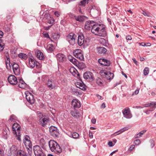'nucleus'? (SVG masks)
<instances>
[{
	"label": "nucleus",
	"mask_w": 156,
	"mask_h": 156,
	"mask_svg": "<svg viewBox=\"0 0 156 156\" xmlns=\"http://www.w3.org/2000/svg\"><path fill=\"white\" fill-rule=\"evenodd\" d=\"M83 77L85 79L88 80L90 81H92L94 79L93 74L90 72H87L84 73Z\"/></svg>",
	"instance_id": "nucleus-12"
},
{
	"label": "nucleus",
	"mask_w": 156,
	"mask_h": 156,
	"mask_svg": "<svg viewBox=\"0 0 156 156\" xmlns=\"http://www.w3.org/2000/svg\"><path fill=\"white\" fill-rule=\"evenodd\" d=\"M25 94H26V99L27 101L31 104H34L35 100L33 94L28 91H26Z\"/></svg>",
	"instance_id": "nucleus-6"
},
{
	"label": "nucleus",
	"mask_w": 156,
	"mask_h": 156,
	"mask_svg": "<svg viewBox=\"0 0 156 156\" xmlns=\"http://www.w3.org/2000/svg\"><path fill=\"white\" fill-rule=\"evenodd\" d=\"M7 79L9 83L12 85H16L18 83L17 78L13 75H9Z\"/></svg>",
	"instance_id": "nucleus-9"
},
{
	"label": "nucleus",
	"mask_w": 156,
	"mask_h": 156,
	"mask_svg": "<svg viewBox=\"0 0 156 156\" xmlns=\"http://www.w3.org/2000/svg\"><path fill=\"white\" fill-rule=\"evenodd\" d=\"M45 18H46L47 22L49 24H52L55 21L54 19L50 15H47L45 16Z\"/></svg>",
	"instance_id": "nucleus-28"
},
{
	"label": "nucleus",
	"mask_w": 156,
	"mask_h": 156,
	"mask_svg": "<svg viewBox=\"0 0 156 156\" xmlns=\"http://www.w3.org/2000/svg\"><path fill=\"white\" fill-rule=\"evenodd\" d=\"M138 44H139L140 45H141L143 46H146V44L143 42L139 43H138Z\"/></svg>",
	"instance_id": "nucleus-56"
},
{
	"label": "nucleus",
	"mask_w": 156,
	"mask_h": 156,
	"mask_svg": "<svg viewBox=\"0 0 156 156\" xmlns=\"http://www.w3.org/2000/svg\"><path fill=\"white\" fill-rule=\"evenodd\" d=\"M130 128L129 126H126V127H125L122 129H121L120 130H119V131H117L116 133H118L119 132H120L119 133L117 134H116V135H118L120 134V133H122L123 132L127 130H128L129 128Z\"/></svg>",
	"instance_id": "nucleus-35"
},
{
	"label": "nucleus",
	"mask_w": 156,
	"mask_h": 156,
	"mask_svg": "<svg viewBox=\"0 0 156 156\" xmlns=\"http://www.w3.org/2000/svg\"><path fill=\"white\" fill-rule=\"evenodd\" d=\"M108 145L110 147H112L114 145H113V143L112 141H109L108 143Z\"/></svg>",
	"instance_id": "nucleus-53"
},
{
	"label": "nucleus",
	"mask_w": 156,
	"mask_h": 156,
	"mask_svg": "<svg viewBox=\"0 0 156 156\" xmlns=\"http://www.w3.org/2000/svg\"><path fill=\"white\" fill-rule=\"evenodd\" d=\"M9 63H10L9 58H7V60L6 61V65H7L8 63L9 64V65L10 64Z\"/></svg>",
	"instance_id": "nucleus-57"
},
{
	"label": "nucleus",
	"mask_w": 156,
	"mask_h": 156,
	"mask_svg": "<svg viewBox=\"0 0 156 156\" xmlns=\"http://www.w3.org/2000/svg\"><path fill=\"white\" fill-rule=\"evenodd\" d=\"M36 57L40 60H42L44 58V56L43 53L40 51L37 50L35 51Z\"/></svg>",
	"instance_id": "nucleus-23"
},
{
	"label": "nucleus",
	"mask_w": 156,
	"mask_h": 156,
	"mask_svg": "<svg viewBox=\"0 0 156 156\" xmlns=\"http://www.w3.org/2000/svg\"><path fill=\"white\" fill-rule=\"evenodd\" d=\"M124 117L126 119H130L132 117L129 108H125L122 111Z\"/></svg>",
	"instance_id": "nucleus-13"
},
{
	"label": "nucleus",
	"mask_w": 156,
	"mask_h": 156,
	"mask_svg": "<svg viewBox=\"0 0 156 156\" xmlns=\"http://www.w3.org/2000/svg\"><path fill=\"white\" fill-rule=\"evenodd\" d=\"M144 107H151L150 110L152 111L156 108V103L154 102H151L150 103H148L144 105Z\"/></svg>",
	"instance_id": "nucleus-21"
},
{
	"label": "nucleus",
	"mask_w": 156,
	"mask_h": 156,
	"mask_svg": "<svg viewBox=\"0 0 156 156\" xmlns=\"http://www.w3.org/2000/svg\"><path fill=\"white\" fill-rule=\"evenodd\" d=\"M146 131V130H143L137 134V138L141 137Z\"/></svg>",
	"instance_id": "nucleus-39"
},
{
	"label": "nucleus",
	"mask_w": 156,
	"mask_h": 156,
	"mask_svg": "<svg viewBox=\"0 0 156 156\" xmlns=\"http://www.w3.org/2000/svg\"><path fill=\"white\" fill-rule=\"evenodd\" d=\"M107 20H108V22L111 25H112V22H111V20L110 19L108 18V19H107Z\"/></svg>",
	"instance_id": "nucleus-63"
},
{
	"label": "nucleus",
	"mask_w": 156,
	"mask_h": 156,
	"mask_svg": "<svg viewBox=\"0 0 156 156\" xmlns=\"http://www.w3.org/2000/svg\"><path fill=\"white\" fill-rule=\"evenodd\" d=\"M151 112L150 110V109L149 110H147L145 112V113L147 114H149L150 113V112Z\"/></svg>",
	"instance_id": "nucleus-61"
},
{
	"label": "nucleus",
	"mask_w": 156,
	"mask_h": 156,
	"mask_svg": "<svg viewBox=\"0 0 156 156\" xmlns=\"http://www.w3.org/2000/svg\"><path fill=\"white\" fill-rule=\"evenodd\" d=\"M16 156H27L26 153L22 150H19L17 153Z\"/></svg>",
	"instance_id": "nucleus-33"
},
{
	"label": "nucleus",
	"mask_w": 156,
	"mask_h": 156,
	"mask_svg": "<svg viewBox=\"0 0 156 156\" xmlns=\"http://www.w3.org/2000/svg\"><path fill=\"white\" fill-rule=\"evenodd\" d=\"M91 122L93 124H95L96 122V120L94 118L92 119Z\"/></svg>",
	"instance_id": "nucleus-55"
},
{
	"label": "nucleus",
	"mask_w": 156,
	"mask_h": 156,
	"mask_svg": "<svg viewBox=\"0 0 156 156\" xmlns=\"http://www.w3.org/2000/svg\"><path fill=\"white\" fill-rule=\"evenodd\" d=\"M150 142H151V147L152 148L154 146V142L153 140H151L150 141Z\"/></svg>",
	"instance_id": "nucleus-52"
},
{
	"label": "nucleus",
	"mask_w": 156,
	"mask_h": 156,
	"mask_svg": "<svg viewBox=\"0 0 156 156\" xmlns=\"http://www.w3.org/2000/svg\"><path fill=\"white\" fill-rule=\"evenodd\" d=\"M75 85L77 87L81 90H86V86L82 81L76 82V83Z\"/></svg>",
	"instance_id": "nucleus-18"
},
{
	"label": "nucleus",
	"mask_w": 156,
	"mask_h": 156,
	"mask_svg": "<svg viewBox=\"0 0 156 156\" xmlns=\"http://www.w3.org/2000/svg\"><path fill=\"white\" fill-rule=\"evenodd\" d=\"M14 74L16 75H19L20 73V68H18L13 70Z\"/></svg>",
	"instance_id": "nucleus-44"
},
{
	"label": "nucleus",
	"mask_w": 156,
	"mask_h": 156,
	"mask_svg": "<svg viewBox=\"0 0 156 156\" xmlns=\"http://www.w3.org/2000/svg\"><path fill=\"white\" fill-rule=\"evenodd\" d=\"M39 121L40 123L43 126H44L49 121V119L47 118L45 115L40 114L38 116Z\"/></svg>",
	"instance_id": "nucleus-5"
},
{
	"label": "nucleus",
	"mask_w": 156,
	"mask_h": 156,
	"mask_svg": "<svg viewBox=\"0 0 156 156\" xmlns=\"http://www.w3.org/2000/svg\"><path fill=\"white\" fill-rule=\"evenodd\" d=\"M79 134L77 133L76 132L72 133V138L75 139H77L79 138Z\"/></svg>",
	"instance_id": "nucleus-40"
},
{
	"label": "nucleus",
	"mask_w": 156,
	"mask_h": 156,
	"mask_svg": "<svg viewBox=\"0 0 156 156\" xmlns=\"http://www.w3.org/2000/svg\"><path fill=\"white\" fill-rule=\"evenodd\" d=\"M16 117L14 115H12L10 116L9 120L12 122H14L16 120Z\"/></svg>",
	"instance_id": "nucleus-41"
},
{
	"label": "nucleus",
	"mask_w": 156,
	"mask_h": 156,
	"mask_svg": "<svg viewBox=\"0 0 156 156\" xmlns=\"http://www.w3.org/2000/svg\"><path fill=\"white\" fill-rule=\"evenodd\" d=\"M89 135L90 137L91 138H93V135L92 134V132L91 131H90L89 132Z\"/></svg>",
	"instance_id": "nucleus-60"
},
{
	"label": "nucleus",
	"mask_w": 156,
	"mask_h": 156,
	"mask_svg": "<svg viewBox=\"0 0 156 156\" xmlns=\"http://www.w3.org/2000/svg\"><path fill=\"white\" fill-rule=\"evenodd\" d=\"M0 156H4V153L3 151H1L0 149Z\"/></svg>",
	"instance_id": "nucleus-54"
},
{
	"label": "nucleus",
	"mask_w": 156,
	"mask_h": 156,
	"mask_svg": "<svg viewBox=\"0 0 156 156\" xmlns=\"http://www.w3.org/2000/svg\"><path fill=\"white\" fill-rule=\"evenodd\" d=\"M48 87L51 90L55 88L56 86V84L54 81L50 80H48L47 83Z\"/></svg>",
	"instance_id": "nucleus-22"
},
{
	"label": "nucleus",
	"mask_w": 156,
	"mask_h": 156,
	"mask_svg": "<svg viewBox=\"0 0 156 156\" xmlns=\"http://www.w3.org/2000/svg\"><path fill=\"white\" fill-rule=\"evenodd\" d=\"M54 15L57 17H59L60 16V13L58 11H55L54 13Z\"/></svg>",
	"instance_id": "nucleus-49"
},
{
	"label": "nucleus",
	"mask_w": 156,
	"mask_h": 156,
	"mask_svg": "<svg viewBox=\"0 0 156 156\" xmlns=\"http://www.w3.org/2000/svg\"><path fill=\"white\" fill-rule=\"evenodd\" d=\"M46 49L48 51L51 52L55 49V47L52 44H49L47 45Z\"/></svg>",
	"instance_id": "nucleus-29"
},
{
	"label": "nucleus",
	"mask_w": 156,
	"mask_h": 156,
	"mask_svg": "<svg viewBox=\"0 0 156 156\" xmlns=\"http://www.w3.org/2000/svg\"><path fill=\"white\" fill-rule=\"evenodd\" d=\"M18 56L20 58L24 60L27 59V55L23 53H20L18 55Z\"/></svg>",
	"instance_id": "nucleus-36"
},
{
	"label": "nucleus",
	"mask_w": 156,
	"mask_h": 156,
	"mask_svg": "<svg viewBox=\"0 0 156 156\" xmlns=\"http://www.w3.org/2000/svg\"><path fill=\"white\" fill-rule=\"evenodd\" d=\"M73 54L74 56L81 61H83L84 59L82 51L80 49L74 50L73 52Z\"/></svg>",
	"instance_id": "nucleus-3"
},
{
	"label": "nucleus",
	"mask_w": 156,
	"mask_h": 156,
	"mask_svg": "<svg viewBox=\"0 0 156 156\" xmlns=\"http://www.w3.org/2000/svg\"><path fill=\"white\" fill-rule=\"evenodd\" d=\"M88 0H82L79 3V5L81 6H84L88 2Z\"/></svg>",
	"instance_id": "nucleus-38"
},
{
	"label": "nucleus",
	"mask_w": 156,
	"mask_h": 156,
	"mask_svg": "<svg viewBox=\"0 0 156 156\" xmlns=\"http://www.w3.org/2000/svg\"><path fill=\"white\" fill-rule=\"evenodd\" d=\"M72 105L73 106L74 109L76 108H79L80 107V104L77 99H74L72 101Z\"/></svg>",
	"instance_id": "nucleus-24"
},
{
	"label": "nucleus",
	"mask_w": 156,
	"mask_h": 156,
	"mask_svg": "<svg viewBox=\"0 0 156 156\" xmlns=\"http://www.w3.org/2000/svg\"><path fill=\"white\" fill-rule=\"evenodd\" d=\"M4 48V46L3 43H2V40L0 39V51H3Z\"/></svg>",
	"instance_id": "nucleus-42"
},
{
	"label": "nucleus",
	"mask_w": 156,
	"mask_h": 156,
	"mask_svg": "<svg viewBox=\"0 0 156 156\" xmlns=\"http://www.w3.org/2000/svg\"><path fill=\"white\" fill-rule=\"evenodd\" d=\"M91 32L96 35L103 37L107 35L105 26L102 24L95 23L91 28Z\"/></svg>",
	"instance_id": "nucleus-1"
},
{
	"label": "nucleus",
	"mask_w": 156,
	"mask_h": 156,
	"mask_svg": "<svg viewBox=\"0 0 156 156\" xmlns=\"http://www.w3.org/2000/svg\"><path fill=\"white\" fill-rule=\"evenodd\" d=\"M56 56L57 60L59 62H63L66 60V56L63 54L60 53L58 54Z\"/></svg>",
	"instance_id": "nucleus-15"
},
{
	"label": "nucleus",
	"mask_w": 156,
	"mask_h": 156,
	"mask_svg": "<svg viewBox=\"0 0 156 156\" xmlns=\"http://www.w3.org/2000/svg\"><path fill=\"white\" fill-rule=\"evenodd\" d=\"M68 58L69 61L74 65L77 64V60L71 55H69L68 56Z\"/></svg>",
	"instance_id": "nucleus-30"
},
{
	"label": "nucleus",
	"mask_w": 156,
	"mask_h": 156,
	"mask_svg": "<svg viewBox=\"0 0 156 156\" xmlns=\"http://www.w3.org/2000/svg\"><path fill=\"white\" fill-rule=\"evenodd\" d=\"M23 142L25 145L27 147L32 148V143L30 140V138L27 135L24 136V138Z\"/></svg>",
	"instance_id": "nucleus-10"
},
{
	"label": "nucleus",
	"mask_w": 156,
	"mask_h": 156,
	"mask_svg": "<svg viewBox=\"0 0 156 156\" xmlns=\"http://www.w3.org/2000/svg\"><path fill=\"white\" fill-rule=\"evenodd\" d=\"M33 150L35 156L43 155L44 153L43 152L42 149L38 145H35L33 147Z\"/></svg>",
	"instance_id": "nucleus-7"
},
{
	"label": "nucleus",
	"mask_w": 156,
	"mask_h": 156,
	"mask_svg": "<svg viewBox=\"0 0 156 156\" xmlns=\"http://www.w3.org/2000/svg\"><path fill=\"white\" fill-rule=\"evenodd\" d=\"M50 150L52 152L59 154L62 152V149L58 144L55 141L51 140L48 142Z\"/></svg>",
	"instance_id": "nucleus-2"
},
{
	"label": "nucleus",
	"mask_w": 156,
	"mask_h": 156,
	"mask_svg": "<svg viewBox=\"0 0 156 156\" xmlns=\"http://www.w3.org/2000/svg\"><path fill=\"white\" fill-rule=\"evenodd\" d=\"M102 42L103 43H105L106 42V40L104 38H101V43H102Z\"/></svg>",
	"instance_id": "nucleus-59"
},
{
	"label": "nucleus",
	"mask_w": 156,
	"mask_h": 156,
	"mask_svg": "<svg viewBox=\"0 0 156 156\" xmlns=\"http://www.w3.org/2000/svg\"><path fill=\"white\" fill-rule=\"evenodd\" d=\"M42 34L44 36V37H45L50 39L49 34H48V33H46L45 32H43V33Z\"/></svg>",
	"instance_id": "nucleus-47"
},
{
	"label": "nucleus",
	"mask_w": 156,
	"mask_h": 156,
	"mask_svg": "<svg viewBox=\"0 0 156 156\" xmlns=\"http://www.w3.org/2000/svg\"><path fill=\"white\" fill-rule=\"evenodd\" d=\"M3 35V32L2 31L0 30V38H1L2 37Z\"/></svg>",
	"instance_id": "nucleus-62"
},
{
	"label": "nucleus",
	"mask_w": 156,
	"mask_h": 156,
	"mask_svg": "<svg viewBox=\"0 0 156 156\" xmlns=\"http://www.w3.org/2000/svg\"><path fill=\"white\" fill-rule=\"evenodd\" d=\"M50 27H51V26H48V27H44V30H48L50 28Z\"/></svg>",
	"instance_id": "nucleus-64"
},
{
	"label": "nucleus",
	"mask_w": 156,
	"mask_h": 156,
	"mask_svg": "<svg viewBox=\"0 0 156 156\" xmlns=\"http://www.w3.org/2000/svg\"><path fill=\"white\" fill-rule=\"evenodd\" d=\"M96 83L100 86H103L104 82L103 80L99 77H98L96 79Z\"/></svg>",
	"instance_id": "nucleus-31"
},
{
	"label": "nucleus",
	"mask_w": 156,
	"mask_h": 156,
	"mask_svg": "<svg viewBox=\"0 0 156 156\" xmlns=\"http://www.w3.org/2000/svg\"><path fill=\"white\" fill-rule=\"evenodd\" d=\"M69 70L73 76L76 77H78V78L79 77L80 74L78 73L77 70L74 67H71Z\"/></svg>",
	"instance_id": "nucleus-20"
},
{
	"label": "nucleus",
	"mask_w": 156,
	"mask_h": 156,
	"mask_svg": "<svg viewBox=\"0 0 156 156\" xmlns=\"http://www.w3.org/2000/svg\"><path fill=\"white\" fill-rule=\"evenodd\" d=\"M105 107V103H103L101 106V108H104Z\"/></svg>",
	"instance_id": "nucleus-58"
},
{
	"label": "nucleus",
	"mask_w": 156,
	"mask_h": 156,
	"mask_svg": "<svg viewBox=\"0 0 156 156\" xmlns=\"http://www.w3.org/2000/svg\"><path fill=\"white\" fill-rule=\"evenodd\" d=\"M135 146L133 145H131L129 149V151L130 152L131 151L135 148Z\"/></svg>",
	"instance_id": "nucleus-50"
},
{
	"label": "nucleus",
	"mask_w": 156,
	"mask_h": 156,
	"mask_svg": "<svg viewBox=\"0 0 156 156\" xmlns=\"http://www.w3.org/2000/svg\"><path fill=\"white\" fill-rule=\"evenodd\" d=\"M98 62L101 65L106 66H109L111 63L109 60L104 58L99 59Z\"/></svg>",
	"instance_id": "nucleus-14"
},
{
	"label": "nucleus",
	"mask_w": 156,
	"mask_h": 156,
	"mask_svg": "<svg viewBox=\"0 0 156 156\" xmlns=\"http://www.w3.org/2000/svg\"><path fill=\"white\" fill-rule=\"evenodd\" d=\"M19 85L18 86L20 88H27V84L24 81L23 79L21 78L18 79Z\"/></svg>",
	"instance_id": "nucleus-19"
},
{
	"label": "nucleus",
	"mask_w": 156,
	"mask_h": 156,
	"mask_svg": "<svg viewBox=\"0 0 156 156\" xmlns=\"http://www.w3.org/2000/svg\"><path fill=\"white\" fill-rule=\"evenodd\" d=\"M126 39L127 40L130 41L132 40V38L131 36L128 35L126 37Z\"/></svg>",
	"instance_id": "nucleus-51"
},
{
	"label": "nucleus",
	"mask_w": 156,
	"mask_h": 156,
	"mask_svg": "<svg viewBox=\"0 0 156 156\" xmlns=\"http://www.w3.org/2000/svg\"><path fill=\"white\" fill-rule=\"evenodd\" d=\"M98 53L100 54H105L107 52V49L104 47H98L97 48Z\"/></svg>",
	"instance_id": "nucleus-27"
},
{
	"label": "nucleus",
	"mask_w": 156,
	"mask_h": 156,
	"mask_svg": "<svg viewBox=\"0 0 156 156\" xmlns=\"http://www.w3.org/2000/svg\"><path fill=\"white\" fill-rule=\"evenodd\" d=\"M94 23V22L93 21H87L85 23L84 28L87 30H90L91 29V27H92Z\"/></svg>",
	"instance_id": "nucleus-16"
},
{
	"label": "nucleus",
	"mask_w": 156,
	"mask_h": 156,
	"mask_svg": "<svg viewBox=\"0 0 156 156\" xmlns=\"http://www.w3.org/2000/svg\"><path fill=\"white\" fill-rule=\"evenodd\" d=\"M16 129H17V131H18L20 127L18 124L16 123H14L12 126V129L13 131H15Z\"/></svg>",
	"instance_id": "nucleus-34"
},
{
	"label": "nucleus",
	"mask_w": 156,
	"mask_h": 156,
	"mask_svg": "<svg viewBox=\"0 0 156 156\" xmlns=\"http://www.w3.org/2000/svg\"><path fill=\"white\" fill-rule=\"evenodd\" d=\"M142 13L145 16H150L149 13L146 11H143Z\"/></svg>",
	"instance_id": "nucleus-46"
},
{
	"label": "nucleus",
	"mask_w": 156,
	"mask_h": 156,
	"mask_svg": "<svg viewBox=\"0 0 156 156\" xmlns=\"http://www.w3.org/2000/svg\"><path fill=\"white\" fill-rule=\"evenodd\" d=\"M76 36L73 33H70L67 36L66 40L70 45H73L75 43Z\"/></svg>",
	"instance_id": "nucleus-4"
},
{
	"label": "nucleus",
	"mask_w": 156,
	"mask_h": 156,
	"mask_svg": "<svg viewBox=\"0 0 156 156\" xmlns=\"http://www.w3.org/2000/svg\"><path fill=\"white\" fill-rule=\"evenodd\" d=\"M39 63H37L35 60L34 59L33 57L32 56L29 58V67L33 68L36 66L37 68L38 67Z\"/></svg>",
	"instance_id": "nucleus-8"
},
{
	"label": "nucleus",
	"mask_w": 156,
	"mask_h": 156,
	"mask_svg": "<svg viewBox=\"0 0 156 156\" xmlns=\"http://www.w3.org/2000/svg\"><path fill=\"white\" fill-rule=\"evenodd\" d=\"M79 113L78 111L74 109V111H71V115L75 118H77L78 116Z\"/></svg>",
	"instance_id": "nucleus-32"
},
{
	"label": "nucleus",
	"mask_w": 156,
	"mask_h": 156,
	"mask_svg": "<svg viewBox=\"0 0 156 156\" xmlns=\"http://www.w3.org/2000/svg\"><path fill=\"white\" fill-rule=\"evenodd\" d=\"M74 17L76 21L80 22L84 21L87 19L86 16H75Z\"/></svg>",
	"instance_id": "nucleus-25"
},
{
	"label": "nucleus",
	"mask_w": 156,
	"mask_h": 156,
	"mask_svg": "<svg viewBox=\"0 0 156 156\" xmlns=\"http://www.w3.org/2000/svg\"><path fill=\"white\" fill-rule=\"evenodd\" d=\"M49 131L51 135L53 137H57L58 135V130L54 126H51L49 128Z\"/></svg>",
	"instance_id": "nucleus-11"
},
{
	"label": "nucleus",
	"mask_w": 156,
	"mask_h": 156,
	"mask_svg": "<svg viewBox=\"0 0 156 156\" xmlns=\"http://www.w3.org/2000/svg\"><path fill=\"white\" fill-rule=\"evenodd\" d=\"M17 137V139L19 141H20L21 140V138H20V135L19 132H18V134H16V135Z\"/></svg>",
	"instance_id": "nucleus-48"
},
{
	"label": "nucleus",
	"mask_w": 156,
	"mask_h": 156,
	"mask_svg": "<svg viewBox=\"0 0 156 156\" xmlns=\"http://www.w3.org/2000/svg\"><path fill=\"white\" fill-rule=\"evenodd\" d=\"M12 66L13 70L19 68V65L16 63H14L12 65Z\"/></svg>",
	"instance_id": "nucleus-45"
},
{
	"label": "nucleus",
	"mask_w": 156,
	"mask_h": 156,
	"mask_svg": "<svg viewBox=\"0 0 156 156\" xmlns=\"http://www.w3.org/2000/svg\"><path fill=\"white\" fill-rule=\"evenodd\" d=\"M103 75L105 76V77L107 79V80H110L112 79L114 77V74L109 72L104 71L103 73Z\"/></svg>",
	"instance_id": "nucleus-17"
},
{
	"label": "nucleus",
	"mask_w": 156,
	"mask_h": 156,
	"mask_svg": "<svg viewBox=\"0 0 156 156\" xmlns=\"http://www.w3.org/2000/svg\"><path fill=\"white\" fill-rule=\"evenodd\" d=\"M85 43L84 38L83 35H79L78 39V44L79 46L82 45Z\"/></svg>",
	"instance_id": "nucleus-26"
},
{
	"label": "nucleus",
	"mask_w": 156,
	"mask_h": 156,
	"mask_svg": "<svg viewBox=\"0 0 156 156\" xmlns=\"http://www.w3.org/2000/svg\"><path fill=\"white\" fill-rule=\"evenodd\" d=\"M17 150V147L15 145H12L10 148V153H14Z\"/></svg>",
	"instance_id": "nucleus-37"
},
{
	"label": "nucleus",
	"mask_w": 156,
	"mask_h": 156,
	"mask_svg": "<svg viewBox=\"0 0 156 156\" xmlns=\"http://www.w3.org/2000/svg\"><path fill=\"white\" fill-rule=\"evenodd\" d=\"M149 73V68L148 67H145L144 70V75L148 74Z\"/></svg>",
	"instance_id": "nucleus-43"
}]
</instances>
